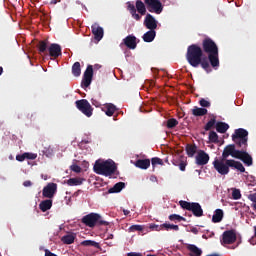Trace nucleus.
Masks as SVG:
<instances>
[{"label": "nucleus", "instance_id": "f257e3e1", "mask_svg": "<svg viewBox=\"0 0 256 256\" xmlns=\"http://www.w3.org/2000/svg\"><path fill=\"white\" fill-rule=\"evenodd\" d=\"M232 141L236 143L237 149H240L236 159H240L247 167H251L253 165V157L247 153L249 132L243 128L236 129L232 135Z\"/></svg>", "mask_w": 256, "mask_h": 256}, {"label": "nucleus", "instance_id": "f03ea898", "mask_svg": "<svg viewBox=\"0 0 256 256\" xmlns=\"http://www.w3.org/2000/svg\"><path fill=\"white\" fill-rule=\"evenodd\" d=\"M186 59L191 67L197 68L200 65L206 73H211V64L207 56L203 55V49L199 45L192 44L188 46Z\"/></svg>", "mask_w": 256, "mask_h": 256}, {"label": "nucleus", "instance_id": "7ed1b4c3", "mask_svg": "<svg viewBox=\"0 0 256 256\" xmlns=\"http://www.w3.org/2000/svg\"><path fill=\"white\" fill-rule=\"evenodd\" d=\"M202 51L208 55L206 57L211 67L217 69L219 67V47L217 43L213 39L206 37L202 40Z\"/></svg>", "mask_w": 256, "mask_h": 256}, {"label": "nucleus", "instance_id": "20e7f679", "mask_svg": "<svg viewBox=\"0 0 256 256\" xmlns=\"http://www.w3.org/2000/svg\"><path fill=\"white\" fill-rule=\"evenodd\" d=\"M213 167L220 175H229V168L237 169L240 173H245V166L239 161L234 159H215L213 161Z\"/></svg>", "mask_w": 256, "mask_h": 256}, {"label": "nucleus", "instance_id": "39448f33", "mask_svg": "<svg viewBox=\"0 0 256 256\" xmlns=\"http://www.w3.org/2000/svg\"><path fill=\"white\" fill-rule=\"evenodd\" d=\"M94 172L97 175H104V177H111L117 171V165L113 160L100 161L97 160L94 164Z\"/></svg>", "mask_w": 256, "mask_h": 256}, {"label": "nucleus", "instance_id": "423d86ee", "mask_svg": "<svg viewBox=\"0 0 256 256\" xmlns=\"http://www.w3.org/2000/svg\"><path fill=\"white\" fill-rule=\"evenodd\" d=\"M82 223L84 225H86V227H91V228H93L95 226H98V227L105 226V227H107V225H109V222L103 220V217L100 214H97V213H90V214L85 215L82 218Z\"/></svg>", "mask_w": 256, "mask_h": 256}, {"label": "nucleus", "instance_id": "0eeeda50", "mask_svg": "<svg viewBox=\"0 0 256 256\" xmlns=\"http://www.w3.org/2000/svg\"><path fill=\"white\" fill-rule=\"evenodd\" d=\"M127 10L132 15L133 19H135V21H141V15H145L147 13V7L141 0L136 1V8L134 4L127 2ZM137 11L140 13V15L137 14Z\"/></svg>", "mask_w": 256, "mask_h": 256}, {"label": "nucleus", "instance_id": "6e6552de", "mask_svg": "<svg viewBox=\"0 0 256 256\" xmlns=\"http://www.w3.org/2000/svg\"><path fill=\"white\" fill-rule=\"evenodd\" d=\"M179 205L186 211H191L194 217H203V208L201 207V204L197 202H188L185 200H180Z\"/></svg>", "mask_w": 256, "mask_h": 256}, {"label": "nucleus", "instance_id": "1a4fd4ad", "mask_svg": "<svg viewBox=\"0 0 256 256\" xmlns=\"http://www.w3.org/2000/svg\"><path fill=\"white\" fill-rule=\"evenodd\" d=\"M75 105L86 117H91L93 115V107L87 99L77 100Z\"/></svg>", "mask_w": 256, "mask_h": 256}, {"label": "nucleus", "instance_id": "9d476101", "mask_svg": "<svg viewBox=\"0 0 256 256\" xmlns=\"http://www.w3.org/2000/svg\"><path fill=\"white\" fill-rule=\"evenodd\" d=\"M146 9L149 13H156V15H161L163 13V4L159 0H144Z\"/></svg>", "mask_w": 256, "mask_h": 256}, {"label": "nucleus", "instance_id": "9b49d317", "mask_svg": "<svg viewBox=\"0 0 256 256\" xmlns=\"http://www.w3.org/2000/svg\"><path fill=\"white\" fill-rule=\"evenodd\" d=\"M240 153L241 149L237 150V144H229L224 148L221 158L227 159L228 157H233L237 159Z\"/></svg>", "mask_w": 256, "mask_h": 256}, {"label": "nucleus", "instance_id": "f8f14e48", "mask_svg": "<svg viewBox=\"0 0 256 256\" xmlns=\"http://www.w3.org/2000/svg\"><path fill=\"white\" fill-rule=\"evenodd\" d=\"M92 81H93V65H88L84 72L81 85L82 87L87 88L91 85Z\"/></svg>", "mask_w": 256, "mask_h": 256}, {"label": "nucleus", "instance_id": "ddd939ff", "mask_svg": "<svg viewBox=\"0 0 256 256\" xmlns=\"http://www.w3.org/2000/svg\"><path fill=\"white\" fill-rule=\"evenodd\" d=\"M237 241L235 230H227L222 234V243L224 245H233Z\"/></svg>", "mask_w": 256, "mask_h": 256}, {"label": "nucleus", "instance_id": "4468645a", "mask_svg": "<svg viewBox=\"0 0 256 256\" xmlns=\"http://www.w3.org/2000/svg\"><path fill=\"white\" fill-rule=\"evenodd\" d=\"M55 193H57V184L55 183H48L42 190V195L46 199H53Z\"/></svg>", "mask_w": 256, "mask_h": 256}, {"label": "nucleus", "instance_id": "2eb2a0df", "mask_svg": "<svg viewBox=\"0 0 256 256\" xmlns=\"http://www.w3.org/2000/svg\"><path fill=\"white\" fill-rule=\"evenodd\" d=\"M157 20L155 19V17L151 14H146V17L144 19V26L146 27V29L155 31V29H157Z\"/></svg>", "mask_w": 256, "mask_h": 256}, {"label": "nucleus", "instance_id": "dca6fc26", "mask_svg": "<svg viewBox=\"0 0 256 256\" xmlns=\"http://www.w3.org/2000/svg\"><path fill=\"white\" fill-rule=\"evenodd\" d=\"M48 52L50 57H53V59H57L58 57H61L63 55L61 45L57 43H53L49 46Z\"/></svg>", "mask_w": 256, "mask_h": 256}, {"label": "nucleus", "instance_id": "f3484780", "mask_svg": "<svg viewBox=\"0 0 256 256\" xmlns=\"http://www.w3.org/2000/svg\"><path fill=\"white\" fill-rule=\"evenodd\" d=\"M124 45L128 49H137V37L135 35H128L123 39Z\"/></svg>", "mask_w": 256, "mask_h": 256}, {"label": "nucleus", "instance_id": "a211bd4d", "mask_svg": "<svg viewBox=\"0 0 256 256\" xmlns=\"http://www.w3.org/2000/svg\"><path fill=\"white\" fill-rule=\"evenodd\" d=\"M209 154H207L203 150H199L197 156H196V164L202 166V165H207L209 163Z\"/></svg>", "mask_w": 256, "mask_h": 256}, {"label": "nucleus", "instance_id": "6ab92c4d", "mask_svg": "<svg viewBox=\"0 0 256 256\" xmlns=\"http://www.w3.org/2000/svg\"><path fill=\"white\" fill-rule=\"evenodd\" d=\"M92 34L94 35V39L96 41H101L103 39L104 31L103 27L99 26L98 24L92 25Z\"/></svg>", "mask_w": 256, "mask_h": 256}, {"label": "nucleus", "instance_id": "aec40b11", "mask_svg": "<svg viewBox=\"0 0 256 256\" xmlns=\"http://www.w3.org/2000/svg\"><path fill=\"white\" fill-rule=\"evenodd\" d=\"M156 35L157 32H155V30H149L142 36V38L145 43H152V41L155 40Z\"/></svg>", "mask_w": 256, "mask_h": 256}, {"label": "nucleus", "instance_id": "412c9836", "mask_svg": "<svg viewBox=\"0 0 256 256\" xmlns=\"http://www.w3.org/2000/svg\"><path fill=\"white\" fill-rule=\"evenodd\" d=\"M102 111H104L108 117H113L115 111H117V106L109 103L103 107Z\"/></svg>", "mask_w": 256, "mask_h": 256}, {"label": "nucleus", "instance_id": "4be33fe9", "mask_svg": "<svg viewBox=\"0 0 256 256\" xmlns=\"http://www.w3.org/2000/svg\"><path fill=\"white\" fill-rule=\"evenodd\" d=\"M25 159H37V154L25 152L16 156V161H19L20 163L25 161Z\"/></svg>", "mask_w": 256, "mask_h": 256}, {"label": "nucleus", "instance_id": "5701e85b", "mask_svg": "<svg viewBox=\"0 0 256 256\" xmlns=\"http://www.w3.org/2000/svg\"><path fill=\"white\" fill-rule=\"evenodd\" d=\"M138 169H149L151 167V160L149 159H138L135 163Z\"/></svg>", "mask_w": 256, "mask_h": 256}, {"label": "nucleus", "instance_id": "b1692460", "mask_svg": "<svg viewBox=\"0 0 256 256\" xmlns=\"http://www.w3.org/2000/svg\"><path fill=\"white\" fill-rule=\"evenodd\" d=\"M51 207H53V200H51V199L44 200V201L40 202V204H39V209L43 213H45V211H49V209H51Z\"/></svg>", "mask_w": 256, "mask_h": 256}, {"label": "nucleus", "instance_id": "393cba45", "mask_svg": "<svg viewBox=\"0 0 256 256\" xmlns=\"http://www.w3.org/2000/svg\"><path fill=\"white\" fill-rule=\"evenodd\" d=\"M208 111L206 108H199L197 106H195L193 109H192V115L194 117H204V115H207Z\"/></svg>", "mask_w": 256, "mask_h": 256}, {"label": "nucleus", "instance_id": "a878e982", "mask_svg": "<svg viewBox=\"0 0 256 256\" xmlns=\"http://www.w3.org/2000/svg\"><path fill=\"white\" fill-rule=\"evenodd\" d=\"M75 234L70 233V234H66L61 238L62 243H64L65 245H72V243H75Z\"/></svg>", "mask_w": 256, "mask_h": 256}, {"label": "nucleus", "instance_id": "bb28decb", "mask_svg": "<svg viewBox=\"0 0 256 256\" xmlns=\"http://www.w3.org/2000/svg\"><path fill=\"white\" fill-rule=\"evenodd\" d=\"M223 221V210L216 209L212 216V223H221Z\"/></svg>", "mask_w": 256, "mask_h": 256}, {"label": "nucleus", "instance_id": "cd10ccee", "mask_svg": "<svg viewBox=\"0 0 256 256\" xmlns=\"http://www.w3.org/2000/svg\"><path fill=\"white\" fill-rule=\"evenodd\" d=\"M216 131L217 133H227V131H229V124L225 122H217Z\"/></svg>", "mask_w": 256, "mask_h": 256}, {"label": "nucleus", "instance_id": "c85d7f7f", "mask_svg": "<svg viewBox=\"0 0 256 256\" xmlns=\"http://www.w3.org/2000/svg\"><path fill=\"white\" fill-rule=\"evenodd\" d=\"M125 189L124 182H118L116 183L112 188L108 190V193H121Z\"/></svg>", "mask_w": 256, "mask_h": 256}, {"label": "nucleus", "instance_id": "c756f323", "mask_svg": "<svg viewBox=\"0 0 256 256\" xmlns=\"http://www.w3.org/2000/svg\"><path fill=\"white\" fill-rule=\"evenodd\" d=\"M186 153L188 157H195V153H197V146L195 144H187Z\"/></svg>", "mask_w": 256, "mask_h": 256}, {"label": "nucleus", "instance_id": "7c9ffc66", "mask_svg": "<svg viewBox=\"0 0 256 256\" xmlns=\"http://www.w3.org/2000/svg\"><path fill=\"white\" fill-rule=\"evenodd\" d=\"M72 75H74V77H81V63L80 62H75L72 65Z\"/></svg>", "mask_w": 256, "mask_h": 256}, {"label": "nucleus", "instance_id": "2f4dec72", "mask_svg": "<svg viewBox=\"0 0 256 256\" xmlns=\"http://www.w3.org/2000/svg\"><path fill=\"white\" fill-rule=\"evenodd\" d=\"M83 181H85L83 178H70L67 180V185L70 187H75L77 185H83Z\"/></svg>", "mask_w": 256, "mask_h": 256}, {"label": "nucleus", "instance_id": "473e14b6", "mask_svg": "<svg viewBox=\"0 0 256 256\" xmlns=\"http://www.w3.org/2000/svg\"><path fill=\"white\" fill-rule=\"evenodd\" d=\"M187 249H189L192 252L191 255L201 256L203 254V251L199 249V247H197L195 244H189L187 246Z\"/></svg>", "mask_w": 256, "mask_h": 256}, {"label": "nucleus", "instance_id": "72a5a7b5", "mask_svg": "<svg viewBox=\"0 0 256 256\" xmlns=\"http://www.w3.org/2000/svg\"><path fill=\"white\" fill-rule=\"evenodd\" d=\"M81 245L83 247H95V249H99L101 247L98 242L93 240H84L81 242Z\"/></svg>", "mask_w": 256, "mask_h": 256}, {"label": "nucleus", "instance_id": "f704fd0d", "mask_svg": "<svg viewBox=\"0 0 256 256\" xmlns=\"http://www.w3.org/2000/svg\"><path fill=\"white\" fill-rule=\"evenodd\" d=\"M217 125V117L213 116L205 125V131H211Z\"/></svg>", "mask_w": 256, "mask_h": 256}, {"label": "nucleus", "instance_id": "c9c22d12", "mask_svg": "<svg viewBox=\"0 0 256 256\" xmlns=\"http://www.w3.org/2000/svg\"><path fill=\"white\" fill-rule=\"evenodd\" d=\"M165 231H179V225L164 223L162 224V230Z\"/></svg>", "mask_w": 256, "mask_h": 256}, {"label": "nucleus", "instance_id": "e433bc0d", "mask_svg": "<svg viewBox=\"0 0 256 256\" xmlns=\"http://www.w3.org/2000/svg\"><path fill=\"white\" fill-rule=\"evenodd\" d=\"M179 125V121L175 118H170L166 122V127L167 129H175Z\"/></svg>", "mask_w": 256, "mask_h": 256}, {"label": "nucleus", "instance_id": "4c0bfd02", "mask_svg": "<svg viewBox=\"0 0 256 256\" xmlns=\"http://www.w3.org/2000/svg\"><path fill=\"white\" fill-rule=\"evenodd\" d=\"M43 155L47 156V157H53V147H51V145H46L43 150H42Z\"/></svg>", "mask_w": 256, "mask_h": 256}, {"label": "nucleus", "instance_id": "58836bf2", "mask_svg": "<svg viewBox=\"0 0 256 256\" xmlns=\"http://www.w3.org/2000/svg\"><path fill=\"white\" fill-rule=\"evenodd\" d=\"M208 139L210 143H219V135L215 131H210Z\"/></svg>", "mask_w": 256, "mask_h": 256}, {"label": "nucleus", "instance_id": "ea45409f", "mask_svg": "<svg viewBox=\"0 0 256 256\" xmlns=\"http://www.w3.org/2000/svg\"><path fill=\"white\" fill-rule=\"evenodd\" d=\"M38 51L39 53H47V42L45 40L39 42Z\"/></svg>", "mask_w": 256, "mask_h": 256}, {"label": "nucleus", "instance_id": "a19ab883", "mask_svg": "<svg viewBox=\"0 0 256 256\" xmlns=\"http://www.w3.org/2000/svg\"><path fill=\"white\" fill-rule=\"evenodd\" d=\"M151 164L153 169H155V167H157V165H164L163 159L159 158V157H154L151 159Z\"/></svg>", "mask_w": 256, "mask_h": 256}, {"label": "nucleus", "instance_id": "79ce46f5", "mask_svg": "<svg viewBox=\"0 0 256 256\" xmlns=\"http://www.w3.org/2000/svg\"><path fill=\"white\" fill-rule=\"evenodd\" d=\"M170 221H185V218L179 214H172L169 216Z\"/></svg>", "mask_w": 256, "mask_h": 256}, {"label": "nucleus", "instance_id": "37998d69", "mask_svg": "<svg viewBox=\"0 0 256 256\" xmlns=\"http://www.w3.org/2000/svg\"><path fill=\"white\" fill-rule=\"evenodd\" d=\"M232 198L235 200L241 199V191L239 189H234L232 192Z\"/></svg>", "mask_w": 256, "mask_h": 256}, {"label": "nucleus", "instance_id": "c03bdc74", "mask_svg": "<svg viewBox=\"0 0 256 256\" xmlns=\"http://www.w3.org/2000/svg\"><path fill=\"white\" fill-rule=\"evenodd\" d=\"M199 105L201 107H211V102L207 101L205 98L200 99Z\"/></svg>", "mask_w": 256, "mask_h": 256}, {"label": "nucleus", "instance_id": "a18cd8bd", "mask_svg": "<svg viewBox=\"0 0 256 256\" xmlns=\"http://www.w3.org/2000/svg\"><path fill=\"white\" fill-rule=\"evenodd\" d=\"M150 229H152V231H163V224H150Z\"/></svg>", "mask_w": 256, "mask_h": 256}, {"label": "nucleus", "instance_id": "49530a36", "mask_svg": "<svg viewBox=\"0 0 256 256\" xmlns=\"http://www.w3.org/2000/svg\"><path fill=\"white\" fill-rule=\"evenodd\" d=\"M130 231H143V226L141 225H132Z\"/></svg>", "mask_w": 256, "mask_h": 256}, {"label": "nucleus", "instance_id": "de8ad7c7", "mask_svg": "<svg viewBox=\"0 0 256 256\" xmlns=\"http://www.w3.org/2000/svg\"><path fill=\"white\" fill-rule=\"evenodd\" d=\"M249 199H250V201H252V203H253V206H252V207L256 210V193L250 195Z\"/></svg>", "mask_w": 256, "mask_h": 256}, {"label": "nucleus", "instance_id": "09e8293b", "mask_svg": "<svg viewBox=\"0 0 256 256\" xmlns=\"http://www.w3.org/2000/svg\"><path fill=\"white\" fill-rule=\"evenodd\" d=\"M71 169L74 171V173H81V167L79 165H72Z\"/></svg>", "mask_w": 256, "mask_h": 256}, {"label": "nucleus", "instance_id": "8fccbe9b", "mask_svg": "<svg viewBox=\"0 0 256 256\" xmlns=\"http://www.w3.org/2000/svg\"><path fill=\"white\" fill-rule=\"evenodd\" d=\"M187 167V163L185 162H180L179 164V169L180 171H185V168Z\"/></svg>", "mask_w": 256, "mask_h": 256}, {"label": "nucleus", "instance_id": "3c124183", "mask_svg": "<svg viewBox=\"0 0 256 256\" xmlns=\"http://www.w3.org/2000/svg\"><path fill=\"white\" fill-rule=\"evenodd\" d=\"M24 187H31V185H33V182H31L30 180H26L23 182Z\"/></svg>", "mask_w": 256, "mask_h": 256}, {"label": "nucleus", "instance_id": "603ef678", "mask_svg": "<svg viewBox=\"0 0 256 256\" xmlns=\"http://www.w3.org/2000/svg\"><path fill=\"white\" fill-rule=\"evenodd\" d=\"M92 105H94V107H100L101 103H99V101H97V100L92 99Z\"/></svg>", "mask_w": 256, "mask_h": 256}, {"label": "nucleus", "instance_id": "864d4df0", "mask_svg": "<svg viewBox=\"0 0 256 256\" xmlns=\"http://www.w3.org/2000/svg\"><path fill=\"white\" fill-rule=\"evenodd\" d=\"M127 256H143L141 253H136V252H130L127 254Z\"/></svg>", "mask_w": 256, "mask_h": 256}, {"label": "nucleus", "instance_id": "5fc2aeb1", "mask_svg": "<svg viewBox=\"0 0 256 256\" xmlns=\"http://www.w3.org/2000/svg\"><path fill=\"white\" fill-rule=\"evenodd\" d=\"M150 181H152V183H157V176L155 175L150 176Z\"/></svg>", "mask_w": 256, "mask_h": 256}, {"label": "nucleus", "instance_id": "6e6d98bb", "mask_svg": "<svg viewBox=\"0 0 256 256\" xmlns=\"http://www.w3.org/2000/svg\"><path fill=\"white\" fill-rule=\"evenodd\" d=\"M191 233H194V235H197V233H199V229L194 227L191 229Z\"/></svg>", "mask_w": 256, "mask_h": 256}, {"label": "nucleus", "instance_id": "4d7b16f0", "mask_svg": "<svg viewBox=\"0 0 256 256\" xmlns=\"http://www.w3.org/2000/svg\"><path fill=\"white\" fill-rule=\"evenodd\" d=\"M50 5H57V0H51Z\"/></svg>", "mask_w": 256, "mask_h": 256}, {"label": "nucleus", "instance_id": "13d9d810", "mask_svg": "<svg viewBox=\"0 0 256 256\" xmlns=\"http://www.w3.org/2000/svg\"><path fill=\"white\" fill-rule=\"evenodd\" d=\"M124 215H129L131 212L129 210H123Z\"/></svg>", "mask_w": 256, "mask_h": 256}, {"label": "nucleus", "instance_id": "bf43d9fd", "mask_svg": "<svg viewBox=\"0 0 256 256\" xmlns=\"http://www.w3.org/2000/svg\"><path fill=\"white\" fill-rule=\"evenodd\" d=\"M3 75V67L0 66V76Z\"/></svg>", "mask_w": 256, "mask_h": 256}]
</instances>
